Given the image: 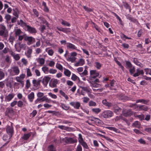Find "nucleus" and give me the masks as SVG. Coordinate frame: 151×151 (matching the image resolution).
I'll use <instances>...</instances> for the list:
<instances>
[{
	"instance_id": "obj_22",
	"label": "nucleus",
	"mask_w": 151,
	"mask_h": 151,
	"mask_svg": "<svg viewBox=\"0 0 151 151\" xmlns=\"http://www.w3.org/2000/svg\"><path fill=\"white\" fill-rule=\"evenodd\" d=\"M141 124L138 121H136L133 123L132 126L133 127L139 128L140 127Z\"/></svg>"
},
{
	"instance_id": "obj_8",
	"label": "nucleus",
	"mask_w": 151,
	"mask_h": 151,
	"mask_svg": "<svg viewBox=\"0 0 151 151\" xmlns=\"http://www.w3.org/2000/svg\"><path fill=\"white\" fill-rule=\"evenodd\" d=\"M70 104L76 109H79L81 106V104L78 102H71L70 103Z\"/></svg>"
},
{
	"instance_id": "obj_12",
	"label": "nucleus",
	"mask_w": 151,
	"mask_h": 151,
	"mask_svg": "<svg viewBox=\"0 0 151 151\" xmlns=\"http://www.w3.org/2000/svg\"><path fill=\"white\" fill-rule=\"evenodd\" d=\"M66 142L70 143H74L77 142V140L72 137H65Z\"/></svg>"
},
{
	"instance_id": "obj_5",
	"label": "nucleus",
	"mask_w": 151,
	"mask_h": 151,
	"mask_svg": "<svg viewBox=\"0 0 151 151\" xmlns=\"http://www.w3.org/2000/svg\"><path fill=\"white\" fill-rule=\"evenodd\" d=\"M25 77V74H22L19 76H17L16 78V79L17 81L19 83L22 85V87H23L24 85V79Z\"/></svg>"
},
{
	"instance_id": "obj_49",
	"label": "nucleus",
	"mask_w": 151,
	"mask_h": 151,
	"mask_svg": "<svg viewBox=\"0 0 151 151\" xmlns=\"http://www.w3.org/2000/svg\"><path fill=\"white\" fill-rule=\"evenodd\" d=\"M16 60H19L20 57L19 54H15L13 57Z\"/></svg>"
},
{
	"instance_id": "obj_13",
	"label": "nucleus",
	"mask_w": 151,
	"mask_h": 151,
	"mask_svg": "<svg viewBox=\"0 0 151 151\" xmlns=\"http://www.w3.org/2000/svg\"><path fill=\"white\" fill-rule=\"evenodd\" d=\"M137 108L138 109L139 111H147L148 109L147 106L145 105L137 106Z\"/></svg>"
},
{
	"instance_id": "obj_50",
	"label": "nucleus",
	"mask_w": 151,
	"mask_h": 151,
	"mask_svg": "<svg viewBox=\"0 0 151 151\" xmlns=\"http://www.w3.org/2000/svg\"><path fill=\"white\" fill-rule=\"evenodd\" d=\"M21 32V31L20 29H17L15 32L16 36H19Z\"/></svg>"
},
{
	"instance_id": "obj_19",
	"label": "nucleus",
	"mask_w": 151,
	"mask_h": 151,
	"mask_svg": "<svg viewBox=\"0 0 151 151\" xmlns=\"http://www.w3.org/2000/svg\"><path fill=\"white\" fill-rule=\"evenodd\" d=\"M58 83V81L57 79H54L52 81V84L50 83V86L52 88L55 87L57 86V85Z\"/></svg>"
},
{
	"instance_id": "obj_57",
	"label": "nucleus",
	"mask_w": 151,
	"mask_h": 151,
	"mask_svg": "<svg viewBox=\"0 0 151 151\" xmlns=\"http://www.w3.org/2000/svg\"><path fill=\"white\" fill-rule=\"evenodd\" d=\"M48 94L53 99H56L57 98V96L56 95L53 94L51 93H49Z\"/></svg>"
},
{
	"instance_id": "obj_53",
	"label": "nucleus",
	"mask_w": 151,
	"mask_h": 151,
	"mask_svg": "<svg viewBox=\"0 0 151 151\" xmlns=\"http://www.w3.org/2000/svg\"><path fill=\"white\" fill-rule=\"evenodd\" d=\"M101 135V136L105 138L106 140L110 142H112L113 141V140L112 139H110L109 137H106L105 136Z\"/></svg>"
},
{
	"instance_id": "obj_3",
	"label": "nucleus",
	"mask_w": 151,
	"mask_h": 151,
	"mask_svg": "<svg viewBox=\"0 0 151 151\" xmlns=\"http://www.w3.org/2000/svg\"><path fill=\"white\" fill-rule=\"evenodd\" d=\"M114 113L110 110H107L104 111L101 114V116L105 118H108L113 116Z\"/></svg>"
},
{
	"instance_id": "obj_62",
	"label": "nucleus",
	"mask_w": 151,
	"mask_h": 151,
	"mask_svg": "<svg viewBox=\"0 0 151 151\" xmlns=\"http://www.w3.org/2000/svg\"><path fill=\"white\" fill-rule=\"evenodd\" d=\"M27 76H32L30 70L29 68L27 69Z\"/></svg>"
},
{
	"instance_id": "obj_45",
	"label": "nucleus",
	"mask_w": 151,
	"mask_h": 151,
	"mask_svg": "<svg viewBox=\"0 0 151 151\" xmlns=\"http://www.w3.org/2000/svg\"><path fill=\"white\" fill-rule=\"evenodd\" d=\"M135 71V68L134 66H132L131 68H129V72L131 75L133 74Z\"/></svg>"
},
{
	"instance_id": "obj_14",
	"label": "nucleus",
	"mask_w": 151,
	"mask_h": 151,
	"mask_svg": "<svg viewBox=\"0 0 151 151\" xmlns=\"http://www.w3.org/2000/svg\"><path fill=\"white\" fill-rule=\"evenodd\" d=\"M27 30L31 33H35L37 32L35 28L32 27L28 25L27 26Z\"/></svg>"
},
{
	"instance_id": "obj_61",
	"label": "nucleus",
	"mask_w": 151,
	"mask_h": 151,
	"mask_svg": "<svg viewBox=\"0 0 151 151\" xmlns=\"http://www.w3.org/2000/svg\"><path fill=\"white\" fill-rule=\"evenodd\" d=\"M62 32L66 33L70 32V28H63Z\"/></svg>"
},
{
	"instance_id": "obj_38",
	"label": "nucleus",
	"mask_w": 151,
	"mask_h": 151,
	"mask_svg": "<svg viewBox=\"0 0 151 151\" xmlns=\"http://www.w3.org/2000/svg\"><path fill=\"white\" fill-rule=\"evenodd\" d=\"M68 60L71 61V62H73L75 61L76 58L70 55V57H68Z\"/></svg>"
},
{
	"instance_id": "obj_11",
	"label": "nucleus",
	"mask_w": 151,
	"mask_h": 151,
	"mask_svg": "<svg viewBox=\"0 0 151 151\" xmlns=\"http://www.w3.org/2000/svg\"><path fill=\"white\" fill-rule=\"evenodd\" d=\"M122 113L126 117L130 116L133 114L132 112L130 109L124 110L122 111Z\"/></svg>"
},
{
	"instance_id": "obj_55",
	"label": "nucleus",
	"mask_w": 151,
	"mask_h": 151,
	"mask_svg": "<svg viewBox=\"0 0 151 151\" xmlns=\"http://www.w3.org/2000/svg\"><path fill=\"white\" fill-rule=\"evenodd\" d=\"M124 6L126 9H129V11H131L130 7L129 5L127 3H124Z\"/></svg>"
},
{
	"instance_id": "obj_60",
	"label": "nucleus",
	"mask_w": 151,
	"mask_h": 151,
	"mask_svg": "<svg viewBox=\"0 0 151 151\" xmlns=\"http://www.w3.org/2000/svg\"><path fill=\"white\" fill-rule=\"evenodd\" d=\"M19 47L20 49H25L26 47V45L25 44H21L20 43H19Z\"/></svg>"
},
{
	"instance_id": "obj_42",
	"label": "nucleus",
	"mask_w": 151,
	"mask_h": 151,
	"mask_svg": "<svg viewBox=\"0 0 151 151\" xmlns=\"http://www.w3.org/2000/svg\"><path fill=\"white\" fill-rule=\"evenodd\" d=\"M92 23L93 24V27L95 28V29L98 31L99 32H100L101 29L99 28V27L96 25L93 22H92Z\"/></svg>"
},
{
	"instance_id": "obj_32",
	"label": "nucleus",
	"mask_w": 151,
	"mask_h": 151,
	"mask_svg": "<svg viewBox=\"0 0 151 151\" xmlns=\"http://www.w3.org/2000/svg\"><path fill=\"white\" fill-rule=\"evenodd\" d=\"M81 88L84 91H86L88 93H91V90L90 88L84 86H81Z\"/></svg>"
},
{
	"instance_id": "obj_20",
	"label": "nucleus",
	"mask_w": 151,
	"mask_h": 151,
	"mask_svg": "<svg viewBox=\"0 0 151 151\" xmlns=\"http://www.w3.org/2000/svg\"><path fill=\"white\" fill-rule=\"evenodd\" d=\"M17 24L19 25H20L21 26L24 27L25 28H27V26L28 25H27L26 23L24 22L22 20H20V21L18 20L17 21Z\"/></svg>"
},
{
	"instance_id": "obj_59",
	"label": "nucleus",
	"mask_w": 151,
	"mask_h": 151,
	"mask_svg": "<svg viewBox=\"0 0 151 151\" xmlns=\"http://www.w3.org/2000/svg\"><path fill=\"white\" fill-rule=\"evenodd\" d=\"M83 102L84 103H87L89 100V99L87 97H84L83 98Z\"/></svg>"
},
{
	"instance_id": "obj_26",
	"label": "nucleus",
	"mask_w": 151,
	"mask_h": 151,
	"mask_svg": "<svg viewBox=\"0 0 151 151\" xmlns=\"http://www.w3.org/2000/svg\"><path fill=\"white\" fill-rule=\"evenodd\" d=\"M93 118L94 119V122L96 124H101L103 123L102 121L99 118L95 117H93Z\"/></svg>"
},
{
	"instance_id": "obj_36",
	"label": "nucleus",
	"mask_w": 151,
	"mask_h": 151,
	"mask_svg": "<svg viewBox=\"0 0 151 151\" xmlns=\"http://www.w3.org/2000/svg\"><path fill=\"white\" fill-rule=\"evenodd\" d=\"M48 151H56V149L53 145H51L48 147Z\"/></svg>"
},
{
	"instance_id": "obj_10",
	"label": "nucleus",
	"mask_w": 151,
	"mask_h": 151,
	"mask_svg": "<svg viewBox=\"0 0 151 151\" xmlns=\"http://www.w3.org/2000/svg\"><path fill=\"white\" fill-rule=\"evenodd\" d=\"M50 78V77L48 76H45L43 78L42 82L44 86H47Z\"/></svg>"
},
{
	"instance_id": "obj_39",
	"label": "nucleus",
	"mask_w": 151,
	"mask_h": 151,
	"mask_svg": "<svg viewBox=\"0 0 151 151\" xmlns=\"http://www.w3.org/2000/svg\"><path fill=\"white\" fill-rule=\"evenodd\" d=\"M83 7L85 10L87 12H89L93 11V10L89 8L86 6H83Z\"/></svg>"
},
{
	"instance_id": "obj_64",
	"label": "nucleus",
	"mask_w": 151,
	"mask_h": 151,
	"mask_svg": "<svg viewBox=\"0 0 151 151\" xmlns=\"http://www.w3.org/2000/svg\"><path fill=\"white\" fill-rule=\"evenodd\" d=\"M33 12L34 14H35V16L36 17H38L39 16V14L37 10L35 9H33Z\"/></svg>"
},
{
	"instance_id": "obj_24",
	"label": "nucleus",
	"mask_w": 151,
	"mask_h": 151,
	"mask_svg": "<svg viewBox=\"0 0 151 151\" xmlns=\"http://www.w3.org/2000/svg\"><path fill=\"white\" fill-rule=\"evenodd\" d=\"M67 47L71 49L72 50H76V47L74 45L70 43H67ZM77 50L78 51H79V50Z\"/></svg>"
},
{
	"instance_id": "obj_51",
	"label": "nucleus",
	"mask_w": 151,
	"mask_h": 151,
	"mask_svg": "<svg viewBox=\"0 0 151 151\" xmlns=\"http://www.w3.org/2000/svg\"><path fill=\"white\" fill-rule=\"evenodd\" d=\"M5 60L6 62L8 63H11V61L10 60V58L8 55H6V56Z\"/></svg>"
},
{
	"instance_id": "obj_41",
	"label": "nucleus",
	"mask_w": 151,
	"mask_h": 151,
	"mask_svg": "<svg viewBox=\"0 0 151 151\" xmlns=\"http://www.w3.org/2000/svg\"><path fill=\"white\" fill-rule=\"evenodd\" d=\"M56 67L59 70H60L63 71V67L60 64H59L58 63H57L56 64Z\"/></svg>"
},
{
	"instance_id": "obj_44",
	"label": "nucleus",
	"mask_w": 151,
	"mask_h": 151,
	"mask_svg": "<svg viewBox=\"0 0 151 151\" xmlns=\"http://www.w3.org/2000/svg\"><path fill=\"white\" fill-rule=\"evenodd\" d=\"M61 107L63 109L65 110H68L69 108V107L68 106L65 104H61Z\"/></svg>"
},
{
	"instance_id": "obj_58",
	"label": "nucleus",
	"mask_w": 151,
	"mask_h": 151,
	"mask_svg": "<svg viewBox=\"0 0 151 151\" xmlns=\"http://www.w3.org/2000/svg\"><path fill=\"white\" fill-rule=\"evenodd\" d=\"M106 128L110 130H113L115 132H116L117 129L116 128L112 127H106Z\"/></svg>"
},
{
	"instance_id": "obj_52",
	"label": "nucleus",
	"mask_w": 151,
	"mask_h": 151,
	"mask_svg": "<svg viewBox=\"0 0 151 151\" xmlns=\"http://www.w3.org/2000/svg\"><path fill=\"white\" fill-rule=\"evenodd\" d=\"M17 106L19 107H22L23 105V103L21 101H19L17 102Z\"/></svg>"
},
{
	"instance_id": "obj_33",
	"label": "nucleus",
	"mask_w": 151,
	"mask_h": 151,
	"mask_svg": "<svg viewBox=\"0 0 151 151\" xmlns=\"http://www.w3.org/2000/svg\"><path fill=\"white\" fill-rule=\"evenodd\" d=\"M64 69L65 70L64 72L65 75L68 77H69L71 74V72L68 69H66L65 68H64Z\"/></svg>"
},
{
	"instance_id": "obj_43",
	"label": "nucleus",
	"mask_w": 151,
	"mask_h": 151,
	"mask_svg": "<svg viewBox=\"0 0 151 151\" xmlns=\"http://www.w3.org/2000/svg\"><path fill=\"white\" fill-rule=\"evenodd\" d=\"M42 69L43 72L46 73L48 72L49 68L47 66H43L42 68Z\"/></svg>"
},
{
	"instance_id": "obj_6",
	"label": "nucleus",
	"mask_w": 151,
	"mask_h": 151,
	"mask_svg": "<svg viewBox=\"0 0 151 151\" xmlns=\"http://www.w3.org/2000/svg\"><path fill=\"white\" fill-rule=\"evenodd\" d=\"M41 81V80L39 79L37 80L35 79L32 80V83L33 86V89L34 90H36L40 88V83Z\"/></svg>"
},
{
	"instance_id": "obj_63",
	"label": "nucleus",
	"mask_w": 151,
	"mask_h": 151,
	"mask_svg": "<svg viewBox=\"0 0 151 151\" xmlns=\"http://www.w3.org/2000/svg\"><path fill=\"white\" fill-rule=\"evenodd\" d=\"M78 78V77L76 75L73 74L71 77V79L75 81Z\"/></svg>"
},
{
	"instance_id": "obj_31",
	"label": "nucleus",
	"mask_w": 151,
	"mask_h": 151,
	"mask_svg": "<svg viewBox=\"0 0 151 151\" xmlns=\"http://www.w3.org/2000/svg\"><path fill=\"white\" fill-rule=\"evenodd\" d=\"M79 143L83 147L86 149H88L89 147L87 143L84 141V140L80 142Z\"/></svg>"
},
{
	"instance_id": "obj_35",
	"label": "nucleus",
	"mask_w": 151,
	"mask_h": 151,
	"mask_svg": "<svg viewBox=\"0 0 151 151\" xmlns=\"http://www.w3.org/2000/svg\"><path fill=\"white\" fill-rule=\"evenodd\" d=\"M92 111L93 112L96 114H98L101 111V110L99 108H95L93 109Z\"/></svg>"
},
{
	"instance_id": "obj_47",
	"label": "nucleus",
	"mask_w": 151,
	"mask_h": 151,
	"mask_svg": "<svg viewBox=\"0 0 151 151\" xmlns=\"http://www.w3.org/2000/svg\"><path fill=\"white\" fill-rule=\"evenodd\" d=\"M38 60H39L37 61L39 62L40 64L43 65L44 63L45 60L44 58H39Z\"/></svg>"
},
{
	"instance_id": "obj_34",
	"label": "nucleus",
	"mask_w": 151,
	"mask_h": 151,
	"mask_svg": "<svg viewBox=\"0 0 151 151\" xmlns=\"http://www.w3.org/2000/svg\"><path fill=\"white\" fill-rule=\"evenodd\" d=\"M127 18L130 20L131 22H136V19H134V18L132 17L131 15H128L127 16Z\"/></svg>"
},
{
	"instance_id": "obj_1",
	"label": "nucleus",
	"mask_w": 151,
	"mask_h": 151,
	"mask_svg": "<svg viewBox=\"0 0 151 151\" xmlns=\"http://www.w3.org/2000/svg\"><path fill=\"white\" fill-rule=\"evenodd\" d=\"M8 35L9 32L6 27L3 25H0V36L6 38Z\"/></svg>"
},
{
	"instance_id": "obj_15",
	"label": "nucleus",
	"mask_w": 151,
	"mask_h": 151,
	"mask_svg": "<svg viewBox=\"0 0 151 151\" xmlns=\"http://www.w3.org/2000/svg\"><path fill=\"white\" fill-rule=\"evenodd\" d=\"M14 94L13 93L9 94L5 97V101H9L14 97Z\"/></svg>"
},
{
	"instance_id": "obj_30",
	"label": "nucleus",
	"mask_w": 151,
	"mask_h": 151,
	"mask_svg": "<svg viewBox=\"0 0 151 151\" xmlns=\"http://www.w3.org/2000/svg\"><path fill=\"white\" fill-rule=\"evenodd\" d=\"M114 106L113 107L114 108V112L115 113L118 114V112H121L122 109L119 107H115V105L114 104Z\"/></svg>"
},
{
	"instance_id": "obj_40",
	"label": "nucleus",
	"mask_w": 151,
	"mask_h": 151,
	"mask_svg": "<svg viewBox=\"0 0 151 151\" xmlns=\"http://www.w3.org/2000/svg\"><path fill=\"white\" fill-rule=\"evenodd\" d=\"M88 105L90 106H96V104L93 101H90L89 102Z\"/></svg>"
},
{
	"instance_id": "obj_25",
	"label": "nucleus",
	"mask_w": 151,
	"mask_h": 151,
	"mask_svg": "<svg viewBox=\"0 0 151 151\" xmlns=\"http://www.w3.org/2000/svg\"><path fill=\"white\" fill-rule=\"evenodd\" d=\"M31 136V133H29L27 134H25L22 137V138L25 140L28 139Z\"/></svg>"
},
{
	"instance_id": "obj_17",
	"label": "nucleus",
	"mask_w": 151,
	"mask_h": 151,
	"mask_svg": "<svg viewBox=\"0 0 151 151\" xmlns=\"http://www.w3.org/2000/svg\"><path fill=\"white\" fill-rule=\"evenodd\" d=\"M27 97L30 102H32L35 98V94L33 92H31L28 95Z\"/></svg>"
},
{
	"instance_id": "obj_56",
	"label": "nucleus",
	"mask_w": 151,
	"mask_h": 151,
	"mask_svg": "<svg viewBox=\"0 0 151 151\" xmlns=\"http://www.w3.org/2000/svg\"><path fill=\"white\" fill-rule=\"evenodd\" d=\"M5 76V74L4 73L1 71H0V80L2 79Z\"/></svg>"
},
{
	"instance_id": "obj_29",
	"label": "nucleus",
	"mask_w": 151,
	"mask_h": 151,
	"mask_svg": "<svg viewBox=\"0 0 151 151\" xmlns=\"http://www.w3.org/2000/svg\"><path fill=\"white\" fill-rule=\"evenodd\" d=\"M94 66L98 69H100L102 66L101 64L99 62H96L94 63Z\"/></svg>"
},
{
	"instance_id": "obj_4",
	"label": "nucleus",
	"mask_w": 151,
	"mask_h": 151,
	"mask_svg": "<svg viewBox=\"0 0 151 151\" xmlns=\"http://www.w3.org/2000/svg\"><path fill=\"white\" fill-rule=\"evenodd\" d=\"M6 132L9 135V138L10 139L12 137L14 133L13 127L12 125V123L11 126H8L6 128Z\"/></svg>"
},
{
	"instance_id": "obj_37",
	"label": "nucleus",
	"mask_w": 151,
	"mask_h": 151,
	"mask_svg": "<svg viewBox=\"0 0 151 151\" xmlns=\"http://www.w3.org/2000/svg\"><path fill=\"white\" fill-rule=\"evenodd\" d=\"M60 93L62 96L64 97L67 100L68 99V96L67 95L65 94L64 92H63L62 90H60L59 91Z\"/></svg>"
},
{
	"instance_id": "obj_46",
	"label": "nucleus",
	"mask_w": 151,
	"mask_h": 151,
	"mask_svg": "<svg viewBox=\"0 0 151 151\" xmlns=\"http://www.w3.org/2000/svg\"><path fill=\"white\" fill-rule=\"evenodd\" d=\"M61 23L63 25H64L68 27H69L70 25V23H69L67 22L64 21L63 20H62Z\"/></svg>"
},
{
	"instance_id": "obj_9",
	"label": "nucleus",
	"mask_w": 151,
	"mask_h": 151,
	"mask_svg": "<svg viewBox=\"0 0 151 151\" xmlns=\"http://www.w3.org/2000/svg\"><path fill=\"white\" fill-rule=\"evenodd\" d=\"M102 103L104 105L109 108L114 106V104L113 103L108 102L106 99L103 100L102 101Z\"/></svg>"
},
{
	"instance_id": "obj_54",
	"label": "nucleus",
	"mask_w": 151,
	"mask_h": 151,
	"mask_svg": "<svg viewBox=\"0 0 151 151\" xmlns=\"http://www.w3.org/2000/svg\"><path fill=\"white\" fill-rule=\"evenodd\" d=\"M30 86V83L29 81V79L27 80L26 81V87L28 89Z\"/></svg>"
},
{
	"instance_id": "obj_28",
	"label": "nucleus",
	"mask_w": 151,
	"mask_h": 151,
	"mask_svg": "<svg viewBox=\"0 0 151 151\" xmlns=\"http://www.w3.org/2000/svg\"><path fill=\"white\" fill-rule=\"evenodd\" d=\"M13 10L14 11V12L13 13L15 17L18 18L19 15V10L17 9H13Z\"/></svg>"
},
{
	"instance_id": "obj_48",
	"label": "nucleus",
	"mask_w": 151,
	"mask_h": 151,
	"mask_svg": "<svg viewBox=\"0 0 151 151\" xmlns=\"http://www.w3.org/2000/svg\"><path fill=\"white\" fill-rule=\"evenodd\" d=\"M14 39L15 38L14 36L10 35L9 39V40L10 42H11L12 44Z\"/></svg>"
},
{
	"instance_id": "obj_16",
	"label": "nucleus",
	"mask_w": 151,
	"mask_h": 151,
	"mask_svg": "<svg viewBox=\"0 0 151 151\" xmlns=\"http://www.w3.org/2000/svg\"><path fill=\"white\" fill-rule=\"evenodd\" d=\"M144 72L143 70H139L138 69H137L136 70V73H134L133 76L134 77H136L138 76L140 74L143 75Z\"/></svg>"
},
{
	"instance_id": "obj_18",
	"label": "nucleus",
	"mask_w": 151,
	"mask_h": 151,
	"mask_svg": "<svg viewBox=\"0 0 151 151\" xmlns=\"http://www.w3.org/2000/svg\"><path fill=\"white\" fill-rule=\"evenodd\" d=\"M12 71L15 73V75H17L19 73V70L17 66H15L13 67L12 68Z\"/></svg>"
},
{
	"instance_id": "obj_2",
	"label": "nucleus",
	"mask_w": 151,
	"mask_h": 151,
	"mask_svg": "<svg viewBox=\"0 0 151 151\" xmlns=\"http://www.w3.org/2000/svg\"><path fill=\"white\" fill-rule=\"evenodd\" d=\"M24 40L27 42V44L28 45L32 44L35 42V39L32 36H26L24 37Z\"/></svg>"
},
{
	"instance_id": "obj_27",
	"label": "nucleus",
	"mask_w": 151,
	"mask_h": 151,
	"mask_svg": "<svg viewBox=\"0 0 151 151\" xmlns=\"http://www.w3.org/2000/svg\"><path fill=\"white\" fill-rule=\"evenodd\" d=\"M126 64V68H129L132 67V65L131 64V63L128 61H125Z\"/></svg>"
},
{
	"instance_id": "obj_23",
	"label": "nucleus",
	"mask_w": 151,
	"mask_h": 151,
	"mask_svg": "<svg viewBox=\"0 0 151 151\" xmlns=\"http://www.w3.org/2000/svg\"><path fill=\"white\" fill-rule=\"evenodd\" d=\"M32 52V50L31 48H29L27 52L25 53V55L28 58H30L31 56V54Z\"/></svg>"
},
{
	"instance_id": "obj_7",
	"label": "nucleus",
	"mask_w": 151,
	"mask_h": 151,
	"mask_svg": "<svg viewBox=\"0 0 151 151\" xmlns=\"http://www.w3.org/2000/svg\"><path fill=\"white\" fill-rule=\"evenodd\" d=\"M99 76V73L96 70H91L90 71V78H95Z\"/></svg>"
},
{
	"instance_id": "obj_21",
	"label": "nucleus",
	"mask_w": 151,
	"mask_h": 151,
	"mask_svg": "<svg viewBox=\"0 0 151 151\" xmlns=\"http://www.w3.org/2000/svg\"><path fill=\"white\" fill-rule=\"evenodd\" d=\"M84 63V61L83 59H80L75 64V66H81L83 65Z\"/></svg>"
}]
</instances>
